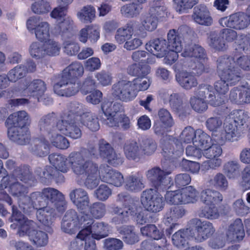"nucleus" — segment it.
I'll return each mask as SVG.
<instances>
[{"label":"nucleus","mask_w":250,"mask_h":250,"mask_svg":"<svg viewBox=\"0 0 250 250\" xmlns=\"http://www.w3.org/2000/svg\"><path fill=\"white\" fill-rule=\"evenodd\" d=\"M171 173L155 167L148 170L146 177L154 188H146L141 193L140 201L145 209L152 213L162 211L165 205V199L159 191H164L173 185V180L167 176Z\"/></svg>","instance_id":"1"},{"label":"nucleus","mask_w":250,"mask_h":250,"mask_svg":"<svg viewBox=\"0 0 250 250\" xmlns=\"http://www.w3.org/2000/svg\"><path fill=\"white\" fill-rule=\"evenodd\" d=\"M87 153L94 157L97 153L96 148L90 147L88 149L82 147L79 151H73L69 155V162L73 172L78 176L86 177L84 182L85 186L93 189L100 183L99 167L98 165L90 160H85L84 156Z\"/></svg>","instance_id":"2"},{"label":"nucleus","mask_w":250,"mask_h":250,"mask_svg":"<svg viewBox=\"0 0 250 250\" xmlns=\"http://www.w3.org/2000/svg\"><path fill=\"white\" fill-rule=\"evenodd\" d=\"M187 226V228L179 229L172 236L173 244L178 248L185 247L190 239L197 243L203 242L210 238L215 232L212 223L197 218L190 219Z\"/></svg>","instance_id":"3"},{"label":"nucleus","mask_w":250,"mask_h":250,"mask_svg":"<svg viewBox=\"0 0 250 250\" xmlns=\"http://www.w3.org/2000/svg\"><path fill=\"white\" fill-rule=\"evenodd\" d=\"M217 71L220 80L214 83V89L218 93L217 99L223 97L224 103L226 98L225 95L229 91V85H234L239 82L242 78L241 70L234 66V58L231 57L221 56L217 60Z\"/></svg>","instance_id":"4"},{"label":"nucleus","mask_w":250,"mask_h":250,"mask_svg":"<svg viewBox=\"0 0 250 250\" xmlns=\"http://www.w3.org/2000/svg\"><path fill=\"white\" fill-rule=\"evenodd\" d=\"M22 208L24 211L33 208L38 209L53 204L56 209L60 213L65 211L66 203L62 193L52 188H45L41 191H35L28 195Z\"/></svg>","instance_id":"5"},{"label":"nucleus","mask_w":250,"mask_h":250,"mask_svg":"<svg viewBox=\"0 0 250 250\" xmlns=\"http://www.w3.org/2000/svg\"><path fill=\"white\" fill-rule=\"evenodd\" d=\"M82 113V105L76 102L68 103L66 108L61 114V119L56 124V128L61 133L72 139L81 138L82 133L78 117Z\"/></svg>","instance_id":"6"},{"label":"nucleus","mask_w":250,"mask_h":250,"mask_svg":"<svg viewBox=\"0 0 250 250\" xmlns=\"http://www.w3.org/2000/svg\"><path fill=\"white\" fill-rule=\"evenodd\" d=\"M30 123L29 117L24 110L18 111L10 114L5 122L9 139L21 145L29 143L30 133L28 126Z\"/></svg>","instance_id":"7"},{"label":"nucleus","mask_w":250,"mask_h":250,"mask_svg":"<svg viewBox=\"0 0 250 250\" xmlns=\"http://www.w3.org/2000/svg\"><path fill=\"white\" fill-rule=\"evenodd\" d=\"M117 201L122 203L125 209L116 206L112 208V212L116 215L113 217L111 222L115 225H121L127 223L130 216L137 215L136 221L138 224L143 225L150 222L149 218L145 216L144 213L138 214V206L134 199L128 193L122 192L118 194Z\"/></svg>","instance_id":"8"},{"label":"nucleus","mask_w":250,"mask_h":250,"mask_svg":"<svg viewBox=\"0 0 250 250\" xmlns=\"http://www.w3.org/2000/svg\"><path fill=\"white\" fill-rule=\"evenodd\" d=\"M92 220L88 217V214L81 211L79 215L74 209H69L65 213L62 223V229L65 233L75 234L81 228H83L77 235V238L84 240L90 235V224Z\"/></svg>","instance_id":"9"},{"label":"nucleus","mask_w":250,"mask_h":250,"mask_svg":"<svg viewBox=\"0 0 250 250\" xmlns=\"http://www.w3.org/2000/svg\"><path fill=\"white\" fill-rule=\"evenodd\" d=\"M136 78L132 81L121 80L112 86V96L115 100L128 102L134 99L140 91L147 90L150 86L149 79Z\"/></svg>","instance_id":"10"},{"label":"nucleus","mask_w":250,"mask_h":250,"mask_svg":"<svg viewBox=\"0 0 250 250\" xmlns=\"http://www.w3.org/2000/svg\"><path fill=\"white\" fill-rule=\"evenodd\" d=\"M248 115L241 109L233 110L227 117L228 120L224 127L226 141H236L241 136L244 125L249 119Z\"/></svg>","instance_id":"11"},{"label":"nucleus","mask_w":250,"mask_h":250,"mask_svg":"<svg viewBox=\"0 0 250 250\" xmlns=\"http://www.w3.org/2000/svg\"><path fill=\"white\" fill-rule=\"evenodd\" d=\"M10 225L12 229H18L17 234L21 237L31 234L34 230L35 222L25 217L22 213L18 210L16 206H12V212L9 218Z\"/></svg>","instance_id":"12"},{"label":"nucleus","mask_w":250,"mask_h":250,"mask_svg":"<svg viewBox=\"0 0 250 250\" xmlns=\"http://www.w3.org/2000/svg\"><path fill=\"white\" fill-rule=\"evenodd\" d=\"M220 23L223 27H227L236 30H243L250 24V4L246 12H238L231 14L229 17L221 19Z\"/></svg>","instance_id":"13"},{"label":"nucleus","mask_w":250,"mask_h":250,"mask_svg":"<svg viewBox=\"0 0 250 250\" xmlns=\"http://www.w3.org/2000/svg\"><path fill=\"white\" fill-rule=\"evenodd\" d=\"M189 67L190 65L187 64L186 59H180L174 65L175 71H178L176 75L177 82L181 86L187 90L191 89L198 84L197 80L194 75L186 71H180Z\"/></svg>","instance_id":"14"},{"label":"nucleus","mask_w":250,"mask_h":250,"mask_svg":"<svg viewBox=\"0 0 250 250\" xmlns=\"http://www.w3.org/2000/svg\"><path fill=\"white\" fill-rule=\"evenodd\" d=\"M101 109L106 117V125L111 127L119 128V123L116 116L125 113V108L123 104L104 101L101 104Z\"/></svg>","instance_id":"15"},{"label":"nucleus","mask_w":250,"mask_h":250,"mask_svg":"<svg viewBox=\"0 0 250 250\" xmlns=\"http://www.w3.org/2000/svg\"><path fill=\"white\" fill-rule=\"evenodd\" d=\"M191 31V29L186 25H182L177 29L169 30L167 34V47L169 49L181 51L183 48L182 40L186 34Z\"/></svg>","instance_id":"16"},{"label":"nucleus","mask_w":250,"mask_h":250,"mask_svg":"<svg viewBox=\"0 0 250 250\" xmlns=\"http://www.w3.org/2000/svg\"><path fill=\"white\" fill-rule=\"evenodd\" d=\"M181 55L186 59L187 64V58H194L197 60L199 62L198 69H200L197 73H201L204 71V63L207 62L208 58L205 49L201 46L195 44L186 45Z\"/></svg>","instance_id":"17"},{"label":"nucleus","mask_w":250,"mask_h":250,"mask_svg":"<svg viewBox=\"0 0 250 250\" xmlns=\"http://www.w3.org/2000/svg\"><path fill=\"white\" fill-rule=\"evenodd\" d=\"M99 155L113 167H117L124 162L123 158L117 154L111 145L104 139L99 141Z\"/></svg>","instance_id":"18"},{"label":"nucleus","mask_w":250,"mask_h":250,"mask_svg":"<svg viewBox=\"0 0 250 250\" xmlns=\"http://www.w3.org/2000/svg\"><path fill=\"white\" fill-rule=\"evenodd\" d=\"M81 86L80 82H75L62 79L54 84V92L60 96L70 97L75 95L80 90Z\"/></svg>","instance_id":"19"},{"label":"nucleus","mask_w":250,"mask_h":250,"mask_svg":"<svg viewBox=\"0 0 250 250\" xmlns=\"http://www.w3.org/2000/svg\"><path fill=\"white\" fill-rule=\"evenodd\" d=\"M99 175L103 182L115 187H121L124 182L123 175L121 172L113 170L106 164L100 166Z\"/></svg>","instance_id":"20"},{"label":"nucleus","mask_w":250,"mask_h":250,"mask_svg":"<svg viewBox=\"0 0 250 250\" xmlns=\"http://www.w3.org/2000/svg\"><path fill=\"white\" fill-rule=\"evenodd\" d=\"M27 29L32 33H34L37 39L43 42L49 39V24L43 21L38 23L37 19L31 17L26 22Z\"/></svg>","instance_id":"21"},{"label":"nucleus","mask_w":250,"mask_h":250,"mask_svg":"<svg viewBox=\"0 0 250 250\" xmlns=\"http://www.w3.org/2000/svg\"><path fill=\"white\" fill-rule=\"evenodd\" d=\"M22 89L25 94L35 97L40 102L46 90V86L44 82L42 80L35 79L30 81L25 79Z\"/></svg>","instance_id":"22"},{"label":"nucleus","mask_w":250,"mask_h":250,"mask_svg":"<svg viewBox=\"0 0 250 250\" xmlns=\"http://www.w3.org/2000/svg\"><path fill=\"white\" fill-rule=\"evenodd\" d=\"M16 162L9 159L6 161L5 166L7 169L13 170L12 174L9 175L19 179L21 181L29 185V181H33V177L30 167L27 165H21L16 167Z\"/></svg>","instance_id":"23"},{"label":"nucleus","mask_w":250,"mask_h":250,"mask_svg":"<svg viewBox=\"0 0 250 250\" xmlns=\"http://www.w3.org/2000/svg\"><path fill=\"white\" fill-rule=\"evenodd\" d=\"M55 209L53 207H46L39 208L36 213L38 220L43 225V229L48 233H52L53 229L51 227L55 217Z\"/></svg>","instance_id":"24"},{"label":"nucleus","mask_w":250,"mask_h":250,"mask_svg":"<svg viewBox=\"0 0 250 250\" xmlns=\"http://www.w3.org/2000/svg\"><path fill=\"white\" fill-rule=\"evenodd\" d=\"M11 180L8 187L9 192L14 197H17L18 200L19 207L22 208L26 199H28V188L17 181L16 177L11 176Z\"/></svg>","instance_id":"25"},{"label":"nucleus","mask_w":250,"mask_h":250,"mask_svg":"<svg viewBox=\"0 0 250 250\" xmlns=\"http://www.w3.org/2000/svg\"><path fill=\"white\" fill-rule=\"evenodd\" d=\"M191 18L194 22L201 25L209 26L213 23L208 9L204 4H199L194 7Z\"/></svg>","instance_id":"26"},{"label":"nucleus","mask_w":250,"mask_h":250,"mask_svg":"<svg viewBox=\"0 0 250 250\" xmlns=\"http://www.w3.org/2000/svg\"><path fill=\"white\" fill-rule=\"evenodd\" d=\"M186 210L183 207L177 206L171 207L166 212L165 215V224H170V227L166 229L167 235H170L173 231V229L177 223H173L178 219L182 218L186 214Z\"/></svg>","instance_id":"27"},{"label":"nucleus","mask_w":250,"mask_h":250,"mask_svg":"<svg viewBox=\"0 0 250 250\" xmlns=\"http://www.w3.org/2000/svg\"><path fill=\"white\" fill-rule=\"evenodd\" d=\"M84 74V67L82 62L75 61L72 62L62 71V77L66 80L80 82L79 80Z\"/></svg>","instance_id":"28"},{"label":"nucleus","mask_w":250,"mask_h":250,"mask_svg":"<svg viewBox=\"0 0 250 250\" xmlns=\"http://www.w3.org/2000/svg\"><path fill=\"white\" fill-rule=\"evenodd\" d=\"M212 89V87L209 85L201 84L199 86L196 91V94L200 99L204 100L207 98V95H208V104L213 106L223 105L224 103V98L220 97V99H217L216 96Z\"/></svg>","instance_id":"29"},{"label":"nucleus","mask_w":250,"mask_h":250,"mask_svg":"<svg viewBox=\"0 0 250 250\" xmlns=\"http://www.w3.org/2000/svg\"><path fill=\"white\" fill-rule=\"evenodd\" d=\"M69 197L79 209L83 211L89 207L90 199L85 190L81 188L73 189L70 192Z\"/></svg>","instance_id":"30"},{"label":"nucleus","mask_w":250,"mask_h":250,"mask_svg":"<svg viewBox=\"0 0 250 250\" xmlns=\"http://www.w3.org/2000/svg\"><path fill=\"white\" fill-rule=\"evenodd\" d=\"M123 149L125 155L128 160L139 162L143 159L140 146L136 141H127L125 143Z\"/></svg>","instance_id":"31"},{"label":"nucleus","mask_w":250,"mask_h":250,"mask_svg":"<svg viewBox=\"0 0 250 250\" xmlns=\"http://www.w3.org/2000/svg\"><path fill=\"white\" fill-rule=\"evenodd\" d=\"M167 47L166 40L162 38L151 40L146 44V49L159 58L164 56Z\"/></svg>","instance_id":"32"},{"label":"nucleus","mask_w":250,"mask_h":250,"mask_svg":"<svg viewBox=\"0 0 250 250\" xmlns=\"http://www.w3.org/2000/svg\"><path fill=\"white\" fill-rule=\"evenodd\" d=\"M200 199L206 205H216L221 203L223 196L218 191L207 188L201 192Z\"/></svg>","instance_id":"33"},{"label":"nucleus","mask_w":250,"mask_h":250,"mask_svg":"<svg viewBox=\"0 0 250 250\" xmlns=\"http://www.w3.org/2000/svg\"><path fill=\"white\" fill-rule=\"evenodd\" d=\"M37 171L41 178L48 180H54L57 183H62L65 181V178L61 171L50 166H46L43 169L39 168Z\"/></svg>","instance_id":"34"},{"label":"nucleus","mask_w":250,"mask_h":250,"mask_svg":"<svg viewBox=\"0 0 250 250\" xmlns=\"http://www.w3.org/2000/svg\"><path fill=\"white\" fill-rule=\"evenodd\" d=\"M135 25V21H130L123 27L119 28L115 35L116 42L122 44L130 40L133 34Z\"/></svg>","instance_id":"35"},{"label":"nucleus","mask_w":250,"mask_h":250,"mask_svg":"<svg viewBox=\"0 0 250 250\" xmlns=\"http://www.w3.org/2000/svg\"><path fill=\"white\" fill-rule=\"evenodd\" d=\"M140 231L143 236L150 237L155 240H160L161 242L163 244L167 243L164 232L160 230L155 225L147 224L141 228Z\"/></svg>","instance_id":"36"},{"label":"nucleus","mask_w":250,"mask_h":250,"mask_svg":"<svg viewBox=\"0 0 250 250\" xmlns=\"http://www.w3.org/2000/svg\"><path fill=\"white\" fill-rule=\"evenodd\" d=\"M148 14L158 20L167 18L170 15L163 0H153Z\"/></svg>","instance_id":"37"},{"label":"nucleus","mask_w":250,"mask_h":250,"mask_svg":"<svg viewBox=\"0 0 250 250\" xmlns=\"http://www.w3.org/2000/svg\"><path fill=\"white\" fill-rule=\"evenodd\" d=\"M165 104L168 103L172 111L180 113L184 110L183 95L180 93H173L168 98H163Z\"/></svg>","instance_id":"38"},{"label":"nucleus","mask_w":250,"mask_h":250,"mask_svg":"<svg viewBox=\"0 0 250 250\" xmlns=\"http://www.w3.org/2000/svg\"><path fill=\"white\" fill-rule=\"evenodd\" d=\"M88 217L92 220V223L90 224L92 237L93 239L99 240L108 236V224L104 222H96L94 223L93 219L88 214Z\"/></svg>","instance_id":"39"},{"label":"nucleus","mask_w":250,"mask_h":250,"mask_svg":"<svg viewBox=\"0 0 250 250\" xmlns=\"http://www.w3.org/2000/svg\"><path fill=\"white\" fill-rule=\"evenodd\" d=\"M124 182L125 188L132 192H138L145 188L143 177L139 175H129Z\"/></svg>","instance_id":"40"},{"label":"nucleus","mask_w":250,"mask_h":250,"mask_svg":"<svg viewBox=\"0 0 250 250\" xmlns=\"http://www.w3.org/2000/svg\"><path fill=\"white\" fill-rule=\"evenodd\" d=\"M48 159L50 163L55 167L54 168L58 169L61 172L66 173L69 170V167L67 164L68 157L67 158L61 154L54 153L49 155Z\"/></svg>","instance_id":"41"},{"label":"nucleus","mask_w":250,"mask_h":250,"mask_svg":"<svg viewBox=\"0 0 250 250\" xmlns=\"http://www.w3.org/2000/svg\"><path fill=\"white\" fill-rule=\"evenodd\" d=\"M227 236L228 238L230 236H231L232 238H235L238 241L243 239L245 237V231L244 225L241 219H236L229 226L227 232Z\"/></svg>","instance_id":"42"},{"label":"nucleus","mask_w":250,"mask_h":250,"mask_svg":"<svg viewBox=\"0 0 250 250\" xmlns=\"http://www.w3.org/2000/svg\"><path fill=\"white\" fill-rule=\"evenodd\" d=\"M78 117L80 123L87 127L90 130L95 132L100 129L98 118L91 113H82Z\"/></svg>","instance_id":"43"},{"label":"nucleus","mask_w":250,"mask_h":250,"mask_svg":"<svg viewBox=\"0 0 250 250\" xmlns=\"http://www.w3.org/2000/svg\"><path fill=\"white\" fill-rule=\"evenodd\" d=\"M74 22L67 19L56 24L52 30V33L55 35H60L62 37H69L73 29Z\"/></svg>","instance_id":"44"},{"label":"nucleus","mask_w":250,"mask_h":250,"mask_svg":"<svg viewBox=\"0 0 250 250\" xmlns=\"http://www.w3.org/2000/svg\"><path fill=\"white\" fill-rule=\"evenodd\" d=\"M144 3L132 2L125 4L121 8V13L127 18H133L138 16L143 9Z\"/></svg>","instance_id":"45"},{"label":"nucleus","mask_w":250,"mask_h":250,"mask_svg":"<svg viewBox=\"0 0 250 250\" xmlns=\"http://www.w3.org/2000/svg\"><path fill=\"white\" fill-rule=\"evenodd\" d=\"M197 215L200 218L208 220H215L219 218L220 212L218 207L214 205L202 207L197 211Z\"/></svg>","instance_id":"46"},{"label":"nucleus","mask_w":250,"mask_h":250,"mask_svg":"<svg viewBox=\"0 0 250 250\" xmlns=\"http://www.w3.org/2000/svg\"><path fill=\"white\" fill-rule=\"evenodd\" d=\"M119 232L123 235V240L128 244H134L139 241V237L134 231L133 226H124L120 228Z\"/></svg>","instance_id":"47"},{"label":"nucleus","mask_w":250,"mask_h":250,"mask_svg":"<svg viewBox=\"0 0 250 250\" xmlns=\"http://www.w3.org/2000/svg\"><path fill=\"white\" fill-rule=\"evenodd\" d=\"M128 73L137 78H145L150 72V67L147 64L133 63L127 69Z\"/></svg>","instance_id":"48"},{"label":"nucleus","mask_w":250,"mask_h":250,"mask_svg":"<svg viewBox=\"0 0 250 250\" xmlns=\"http://www.w3.org/2000/svg\"><path fill=\"white\" fill-rule=\"evenodd\" d=\"M34 141V146L32 149L36 155L40 157H44L49 153L50 144L45 138L41 140L36 139Z\"/></svg>","instance_id":"49"},{"label":"nucleus","mask_w":250,"mask_h":250,"mask_svg":"<svg viewBox=\"0 0 250 250\" xmlns=\"http://www.w3.org/2000/svg\"><path fill=\"white\" fill-rule=\"evenodd\" d=\"M208 40L209 46L216 50L224 51L227 48L224 37L221 36L215 32H210Z\"/></svg>","instance_id":"50"},{"label":"nucleus","mask_w":250,"mask_h":250,"mask_svg":"<svg viewBox=\"0 0 250 250\" xmlns=\"http://www.w3.org/2000/svg\"><path fill=\"white\" fill-rule=\"evenodd\" d=\"M57 119L56 114L54 112L42 117L39 123L41 131L46 130L48 134L51 133V127H54L55 122H57Z\"/></svg>","instance_id":"51"},{"label":"nucleus","mask_w":250,"mask_h":250,"mask_svg":"<svg viewBox=\"0 0 250 250\" xmlns=\"http://www.w3.org/2000/svg\"><path fill=\"white\" fill-rule=\"evenodd\" d=\"M31 241L37 247H44L48 242V236L46 233L41 230L35 229L29 235Z\"/></svg>","instance_id":"52"},{"label":"nucleus","mask_w":250,"mask_h":250,"mask_svg":"<svg viewBox=\"0 0 250 250\" xmlns=\"http://www.w3.org/2000/svg\"><path fill=\"white\" fill-rule=\"evenodd\" d=\"M96 11L94 7L91 5L84 6L77 13L79 19L83 23H90L95 17Z\"/></svg>","instance_id":"53"},{"label":"nucleus","mask_w":250,"mask_h":250,"mask_svg":"<svg viewBox=\"0 0 250 250\" xmlns=\"http://www.w3.org/2000/svg\"><path fill=\"white\" fill-rule=\"evenodd\" d=\"M223 171L229 178H234L240 174V166L237 161H230L223 166Z\"/></svg>","instance_id":"54"},{"label":"nucleus","mask_w":250,"mask_h":250,"mask_svg":"<svg viewBox=\"0 0 250 250\" xmlns=\"http://www.w3.org/2000/svg\"><path fill=\"white\" fill-rule=\"evenodd\" d=\"M181 192L184 204L194 203L197 201L198 191L193 187L189 186L182 188Z\"/></svg>","instance_id":"55"},{"label":"nucleus","mask_w":250,"mask_h":250,"mask_svg":"<svg viewBox=\"0 0 250 250\" xmlns=\"http://www.w3.org/2000/svg\"><path fill=\"white\" fill-rule=\"evenodd\" d=\"M140 250H171L170 245L167 243L160 245L156 244L152 240H145L141 244Z\"/></svg>","instance_id":"56"},{"label":"nucleus","mask_w":250,"mask_h":250,"mask_svg":"<svg viewBox=\"0 0 250 250\" xmlns=\"http://www.w3.org/2000/svg\"><path fill=\"white\" fill-rule=\"evenodd\" d=\"M197 135V130H195L192 127L188 126L186 127L180 135V140L185 144L195 143L197 142L196 138Z\"/></svg>","instance_id":"57"},{"label":"nucleus","mask_w":250,"mask_h":250,"mask_svg":"<svg viewBox=\"0 0 250 250\" xmlns=\"http://www.w3.org/2000/svg\"><path fill=\"white\" fill-rule=\"evenodd\" d=\"M165 199L170 205L184 204L181 189L167 191L165 195Z\"/></svg>","instance_id":"58"},{"label":"nucleus","mask_w":250,"mask_h":250,"mask_svg":"<svg viewBox=\"0 0 250 250\" xmlns=\"http://www.w3.org/2000/svg\"><path fill=\"white\" fill-rule=\"evenodd\" d=\"M140 148L143 159L145 156H150L155 152L157 149V144L152 139L146 138L143 140Z\"/></svg>","instance_id":"59"},{"label":"nucleus","mask_w":250,"mask_h":250,"mask_svg":"<svg viewBox=\"0 0 250 250\" xmlns=\"http://www.w3.org/2000/svg\"><path fill=\"white\" fill-rule=\"evenodd\" d=\"M26 71L24 65H18L11 69L7 73V75L10 82L15 83L25 76Z\"/></svg>","instance_id":"60"},{"label":"nucleus","mask_w":250,"mask_h":250,"mask_svg":"<svg viewBox=\"0 0 250 250\" xmlns=\"http://www.w3.org/2000/svg\"><path fill=\"white\" fill-rule=\"evenodd\" d=\"M43 42H44L43 49L45 52L44 56L45 55L54 56L59 54L61 48L58 42L49 39Z\"/></svg>","instance_id":"61"},{"label":"nucleus","mask_w":250,"mask_h":250,"mask_svg":"<svg viewBox=\"0 0 250 250\" xmlns=\"http://www.w3.org/2000/svg\"><path fill=\"white\" fill-rule=\"evenodd\" d=\"M89 210L93 217L100 219L104 215L106 212V207L104 203L95 202L89 206Z\"/></svg>","instance_id":"62"},{"label":"nucleus","mask_w":250,"mask_h":250,"mask_svg":"<svg viewBox=\"0 0 250 250\" xmlns=\"http://www.w3.org/2000/svg\"><path fill=\"white\" fill-rule=\"evenodd\" d=\"M197 142L195 143L198 147L204 149L211 145V138L209 135L200 129H197Z\"/></svg>","instance_id":"63"},{"label":"nucleus","mask_w":250,"mask_h":250,"mask_svg":"<svg viewBox=\"0 0 250 250\" xmlns=\"http://www.w3.org/2000/svg\"><path fill=\"white\" fill-rule=\"evenodd\" d=\"M176 3L175 9L179 13L186 12L198 3V0H173Z\"/></svg>","instance_id":"64"}]
</instances>
